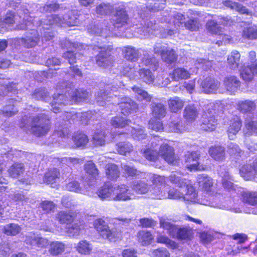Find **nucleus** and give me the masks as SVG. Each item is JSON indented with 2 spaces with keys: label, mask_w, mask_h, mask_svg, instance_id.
Returning <instances> with one entry per match:
<instances>
[{
  "label": "nucleus",
  "mask_w": 257,
  "mask_h": 257,
  "mask_svg": "<svg viewBox=\"0 0 257 257\" xmlns=\"http://www.w3.org/2000/svg\"><path fill=\"white\" fill-rule=\"evenodd\" d=\"M137 79H140L143 81L151 83L154 82L155 76L151 71L149 69L142 68L137 72Z\"/></svg>",
  "instance_id": "29"
},
{
  "label": "nucleus",
  "mask_w": 257,
  "mask_h": 257,
  "mask_svg": "<svg viewBox=\"0 0 257 257\" xmlns=\"http://www.w3.org/2000/svg\"><path fill=\"white\" fill-rule=\"evenodd\" d=\"M199 157L200 154L197 152H187L185 155V161L187 163V167L190 170H200L198 162Z\"/></svg>",
  "instance_id": "13"
},
{
  "label": "nucleus",
  "mask_w": 257,
  "mask_h": 257,
  "mask_svg": "<svg viewBox=\"0 0 257 257\" xmlns=\"http://www.w3.org/2000/svg\"><path fill=\"white\" fill-rule=\"evenodd\" d=\"M222 4L224 6L241 14H248V11L245 7L237 3L233 2L230 0H225L222 2Z\"/></svg>",
  "instance_id": "41"
},
{
  "label": "nucleus",
  "mask_w": 257,
  "mask_h": 257,
  "mask_svg": "<svg viewBox=\"0 0 257 257\" xmlns=\"http://www.w3.org/2000/svg\"><path fill=\"white\" fill-rule=\"evenodd\" d=\"M199 114V110L194 104H189L185 107L183 116L187 122H192L197 119Z\"/></svg>",
  "instance_id": "20"
},
{
  "label": "nucleus",
  "mask_w": 257,
  "mask_h": 257,
  "mask_svg": "<svg viewBox=\"0 0 257 257\" xmlns=\"http://www.w3.org/2000/svg\"><path fill=\"white\" fill-rule=\"evenodd\" d=\"M60 172L56 168L51 169L45 174L44 182L47 184H53L57 182L60 177Z\"/></svg>",
  "instance_id": "33"
},
{
  "label": "nucleus",
  "mask_w": 257,
  "mask_h": 257,
  "mask_svg": "<svg viewBox=\"0 0 257 257\" xmlns=\"http://www.w3.org/2000/svg\"><path fill=\"white\" fill-rule=\"evenodd\" d=\"M118 153L122 155H125L133 150V146L128 142H120L116 145Z\"/></svg>",
  "instance_id": "56"
},
{
  "label": "nucleus",
  "mask_w": 257,
  "mask_h": 257,
  "mask_svg": "<svg viewBox=\"0 0 257 257\" xmlns=\"http://www.w3.org/2000/svg\"><path fill=\"white\" fill-rule=\"evenodd\" d=\"M40 37L38 32L34 29L27 33L25 38L22 39L24 45L27 48L34 47L38 44Z\"/></svg>",
  "instance_id": "16"
},
{
  "label": "nucleus",
  "mask_w": 257,
  "mask_h": 257,
  "mask_svg": "<svg viewBox=\"0 0 257 257\" xmlns=\"http://www.w3.org/2000/svg\"><path fill=\"white\" fill-rule=\"evenodd\" d=\"M212 64L213 62L212 61L202 58L196 59L195 63V65L197 68H201L205 70L210 69L212 66Z\"/></svg>",
  "instance_id": "61"
},
{
  "label": "nucleus",
  "mask_w": 257,
  "mask_h": 257,
  "mask_svg": "<svg viewBox=\"0 0 257 257\" xmlns=\"http://www.w3.org/2000/svg\"><path fill=\"white\" fill-rule=\"evenodd\" d=\"M121 112L125 115L136 112L138 109V105L135 101L128 97H123L119 103Z\"/></svg>",
  "instance_id": "9"
},
{
  "label": "nucleus",
  "mask_w": 257,
  "mask_h": 257,
  "mask_svg": "<svg viewBox=\"0 0 257 257\" xmlns=\"http://www.w3.org/2000/svg\"><path fill=\"white\" fill-rule=\"evenodd\" d=\"M94 226L103 238H107L111 241H115L121 237V232L119 230L116 228L110 229L107 223L101 219L95 220Z\"/></svg>",
  "instance_id": "5"
},
{
  "label": "nucleus",
  "mask_w": 257,
  "mask_h": 257,
  "mask_svg": "<svg viewBox=\"0 0 257 257\" xmlns=\"http://www.w3.org/2000/svg\"><path fill=\"white\" fill-rule=\"evenodd\" d=\"M128 20V15L123 9H116L115 14L112 18V22L115 27L119 28L124 26L127 24Z\"/></svg>",
  "instance_id": "10"
},
{
  "label": "nucleus",
  "mask_w": 257,
  "mask_h": 257,
  "mask_svg": "<svg viewBox=\"0 0 257 257\" xmlns=\"http://www.w3.org/2000/svg\"><path fill=\"white\" fill-rule=\"evenodd\" d=\"M142 66L149 67L154 71H156L158 67V62L157 60L153 56L149 55H144L142 59Z\"/></svg>",
  "instance_id": "38"
},
{
  "label": "nucleus",
  "mask_w": 257,
  "mask_h": 257,
  "mask_svg": "<svg viewBox=\"0 0 257 257\" xmlns=\"http://www.w3.org/2000/svg\"><path fill=\"white\" fill-rule=\"evenodd\" d=\"M131 121L119 116H115L111 119V124L115 127H123Z\"/></svg>",
  "instance_id": "59"
},
{
  "label": "nucleus",
  "mask_w": 257,
  "mask_h": 257,
  "mask_svg": "<svg viewBox=\"0 0 257 257\" xmlns=\"http://www.w3.org/2000/svg\"><path fill=\"white\" fill-rule=\"evenodd\" d=\"M98 49H101V51L96 57V61L97 65L104 68L110 66L112 63V60L109 52L106 50L105 47H100Z\"/></svg>",
  "instance_id": "14"
},
{
  "label": "nucleus",
  "mask_w": 257,
  "mask_h": 257,
  "mask_svg": "<svg viewBox=\"0 0 257 257\" xmlns=\"http://www.w3.org/2000/svg\"><path fill=\"white\" fill-rule=\"evenodd\" d=\"M243 201L251 205L257 203V192L245 191L242 194Z\"/></svg>",
  "instance_id": "54"
},
{
  "label": "nucleus",
  "mask_w": 257,
  "mask_h": 257,
  "mask_svg": "<svg viewBox=\"0 0 257 257\" xmlns=\"http://www.w3.org/2000/svg\"><path fill=\"white\" fill-rule=\"evenodd\" d=\"M223 84L226 90L230 94H233L238 90L240 82L235 76H230L224 78Z\"/></svg>",
  "instance_id": "19"
},
{
  "label": "nucleus",
  "mask_w": 257,
  "mask_h": 257,
  "mask_svg": "<svg viewBox=\"0 0 257 257\" xmlns=\"http://www.w3.org/2000/svg\"><path fill=\"white\" fill-rule=\"evenodd\" d=\"M24 171V167L21 163H15L8 170L10 176L14 178L18 177Z\"/></svg>",
  "instance_id": "50"
},
{
  "label": "nucleus",
  "mask_w": 257,
  "mask_h": 257,
  "mask_svg": "<svg viewBox=\"0 0 257 257\" xmlns=\"http://www.w3.org/2000/svg\"><path fill=\"white\" fill-rule=\"evenodd\" d=\"M21 231V227L17 224L9 223L3 228V232L7 235H16Z\"/></svg>",
  "instance_id": "43"
},
{
  "label": "nucleus",
  "mask_w": 257,
  "mask_h": 257,
  "mask_svg": "<svg viewBox=\"0 0 257 257\" xmlns=\"http://www.w3.org/2000/svg\"><path fill=\"white\" fill-rule=\"evenodd\" d=\"M170 181L176 184L179 188H183L188 184L186 180L176 176L175 174H171L169 177Z\"/></svg>",
  "instance_id": "60"
},
{
  "label": "nucleus",
  "mask_w": 257,
  "mask_h": 257,
  "mask_svg": "<svg viewBox=\"0 0 257 257\" xmlns=\"http://www.w3.org/2000/svg\"><path fill=\"white\" fill-rule=\"evenodd\" d=\"M114 8L109 4L102 3L96 7V13L100 15H107L112 13Z\"/></svg>",
  "instance_id": "49"
},
{
  "label": "nucleus",
  "mask_w": 257,
  "mask_h": 257,
  "mask_svg": "<svg viewBox=\"0 0 257 257\" xmlns=\"http://www.w3.org/2000/svg\"><path fill=\"white\" fill-rule=\"evenodd\" d=\"M75 248L78 253L83 255H88L92 252L93 245L89 241L82 240L77 244Z\"/></svg>",
  "instance_id": "28"
},
{
  "label": "nucleus",
  "mask_w": 257,
  "mask_h": 257,
  "mask_svg": "<svg viewBox=\"0 0 257 257\" xmlns=\"http://www.w3.org/2000/svg\"><path fill=\"white\" fill-rule=\"evenodd\" d=\"M138 238L139 242L143 245L150 244L153 239V237L150 232L144 230L138 232Z\"/></svg>",
  "instance_id": "45"
},
{
  "label": "nucleus",
  "mask_w": 257,
  "mask_h": 257,
  "mask_svg": "<svg viewBox=\"0 0 257 257\" xmlns=\"http://www.w3.org/2000/svg\"><path fill=\"white\" fill-rule=\"evenodd\" d=\"M153 182L152 189L150 192L153 196V197L158 199L167 198L166 192V185L165 184V178L164 176L157 175H153L151 177Z\"/></svg>",
  "instance_id": "6"
},
{
  "label": "nucleus",
  "mask_w": 257,
  "mask_h": 257,
  "mask_svg": "<svg viewBox=\"0 0 257 257\" xmlns=\"http://www.w3.org/2000/svg\"><path fill=\"white\" fill-rule=\"evenodd\" d=\"M49 252L52 255H58L63 252L65 249V245L64 243L54 241L50 243Z\"/></svg>",
  "instance_id": "30"
},
{
  "label": "nucleus",
  "mask_w": 257,
  "mask_h": 257,
  "mask_svg": "<svg viewBox=\"0 0 257 257\" xmlns=\"http://www.w3.org/2000/svg\"><path fill=\"white\" fill-rule=\"evenodd\" d=\"M57 220L60 223L68 224L73 220L74 217L70 212L60 211L56 216Z\"/></svg>",
  "instance_id": "48"
},
{
  "label": "nucleus",
  "mask_w": 257,
  "mask_h": 257,
  "mask_svg": "<svg viewBox=\"0 0 257 257\" xmlns=\"http://www.w3.org/2000/svg\"><path fill=\"white\" fill-rule=\"evenodd\" d=\"M132 188L140 194H145L149 191L147 184L141 181L134 182Z\"/></svg>",
  "instance_id": "57"
},
{
  "label": "nucleus",
  "mask_w": 257,
  "mask_h": 257,
  "mask_svg": "<svg viewBox=\"0 0 257 257\" xmlns=\"http://www.w3.org/2000/svg\"><path fill=\"white\" fill-rule=\"evenodd\" d=\"M25 241L33 248H45L49 244L47 239L34 233H29L26 236Z\"/></svg>",
  "instance_id": "8"
},
{
  "label": "nucleus",
  "mask_w": 257,
  "mask_h": 257,
  "mask_svg": "<svg viewBox=\"0 0 257 257\" xmlns=\"http://www.w3.org/2000/svg\"><path fill=\"white\" fill-rule=\"evenodd\" d=\"M86 172L92 177L95 178L98 175V170L95 164L91 161L87 162L84 166Z\"/></svg>",
  "instance_id": "63"
},
{
  "label": "nucleus",
  "mask_w": 257,
  "mask_h": 257,
  "mask_svg": "<svg viewBox=\"0 0 257 257\" xmlns=\"http://www.w3.org/2000/svg\"><path fill=\"white\" fill-rule=\"evenodd\" d=\"M115 190L113 201H127L132 199L133 194L126 185H115Z\"/></svg>",
  "instance_id": "7"
},
{
  "label": "nucleus",
  "mask_w": 257,
  "mask_h": 257,
  "mask_svg": "<svg viewBox=\"0 0 257 257\" xmlns=\"http://www.w3.org/2000/svg\"><path fill=\"white\" fill-rule=\"evenodd\" d=\"M33 99L37 100H43L47 101L50 99L47 91L44 88L36 89L32 94Z\"/></svg>",
  "instance_id": "46"
},
{
  "label": "nucleus",
  "mask_w": 257,
  "mask_h": 257,
  "mask_svg": "<svg viewBox=\"0 0 257 257\" xmlns=\"http://www.w3.org/2000/svg\"><path fill=\"white\" fill-rule=\"evenodd\" d=\"M184 188H179V189L172 188L167 194V198L171 199H183L184 197Z\"/></svg>",
  "instance_id": "52"
},
{
  "label": "nucleus",
  "mask_w": 257,
  "mask_h": 257,
  "mask_svg": "<svg viewBox=\"0 0 257 257\" xmlns=\"http://www.w3.org/2000/svg\"><path fill=\"white\" fill-rule=\"evenodd\" d=\"M86 112H79L77 113L75 111H72L69 112H66V118L67 121H69L70 123H75L78 121H82V118L86 117Z\"/></svg>",
  "instance_id": "44"
},
{
  "label": "nucleus",
  "mask_w": 257,
  "mask_h": 257,
  "mask_svg": "<svg viewBox=\"0 0 257 257\" xmlns=\"http://www.w3.org/2000/svg\"><path fill=\"white\" fill-rule=\"evenodd\" d=\"M191 74L189 71L184 68H177L175 69L170 76L174 81H179L182 79H187L190 77Z\"/></svg>",
  "instance_id": "25"
},
{
  "label": "nucleus",
  "mask_w": 257,
  "mask_h": 257,
  "mask_svg": "<svg viewBox=\"0 0 257 257\" xmlns=\"http://www.w3.org/2000/svg\"><path fill=\"white\" fill-rule=\"evenodd\" d=\"M216 120L213 116L210 115L208 118H204L201 124V129L208 132L214 131L216 128Z\"/></svg>",
  "instance_id": "36"
},
{
  "label": "nucleus",
  "mask_w": 257,
  "mask_h": 257,
  "mask_svg": "<svg viewBox=\"0 0 257 257\" xmlns=\"http://www.w3.org/2000/svg\"><path fill=\"white\" fill-rule=\"evenodd\" d=\"M166 113L164 105L160 103H154L152 105L153 115L158 119L164 117Z\"/></svg>",
  "instance_id": "42"
},
{
  "label": "nucleus",
  "mask_w": 257,
  "mask_h": 257,
  "mask_svg": "<svg viewBox=\"0 0 257 257\" xmlns=\"http://www.w3.org/2000/svg\"><path fill=\"white\" fill-rule=\"evenodd\" d=\"M242 36L243 38L248 40H256L257 26H251L244 28L242 32Z\"/></svg>",
  "instance_id": "39"
},
{
  "label": "nucleus",
  "mask_w": 257,
  "mask_h": 257,
  "mask_svg": "<svg viewBox=\"0 0 257 257\" xmlns=\"http://www.w3.org/2000/svg\"><path fill=\"white\" fill-rule=\"evenodd\" d=\"M240 58V54L237 51H232L227 56V62L231 69H235L238 67Z\"/></svg>",
  "instance_id": "31"
},
{
  "label": "nucleus",
  "mask_w": 257,
  "mask_h": 257,
  "mask_svg": "<svg viewBox=\"0 0 257 257\" xmlns=\"http://www.w3.org/2000/svg\"><path fill=\"white\" fill-rule=\"evenodd\" d=\"M133 91L136 93V96L140 100H146L150 101L152 97L148 92L139 87L135 86L132 88Z\"/></svg>",
  "instance_id": "53"
},
{
  "label": "nucleus",
  "mask_w": 257,
  "mask_h": 257,
  "mask_svg": "<svg viewBox=\"0 0 257 257\" xmlns=\"http://www.w3.org/2000/svg\"><path fill=\"white\" fill-rule=\"evenodd\" d=\"M115 185L110 183L105 184L97 191V195L102 199L113 200Z\"/></svg>",
  "instance_id": "15"
},
{
  "label": "nucleus",
  "mask_w": 257,
  "mask_h": 257,
  "mask_svg": "<svg viewBox=\"0 0 257 257\" xmlns=\"http://www.w3.org/2000/svg\"><path fill=\"white\" fill-rule=\"evenodd\" d=\"M81 232V227L80 223H75L69 226L67 230V232L69 236H77Z\"/></svg>",
  "instance_id": "64"
},
{
  "label": "nucleus",
  "mask_w": 257,
  "mask_h": 257,
  "mask_svg": "<svg viewBox=\"0 0 257 257\" xmlns=\"http://www.w3.org/2000/svg\"><path fill=\"white\" fill-rule=\"evenodd\" d=\"M131 134L135 140H142L145 139L146 137V134L145 133L144 127L142 126H137L132 127Z\"/></svg>",
  "instance_id": "55"
},
{
  "label": "nucleus",
  "mask_w": 257,
  "mask_h": 257,
  "mask_svg": "<svg viewBox=\"0 0 257 257\" xmlns=\"http://www.w3.org/2000/svg\"><path fill=\"white\" fill-rule=\"evenodd\" d=\"M18 13L20 17H22L24 13V17L23 19L25 20L24 22L25 23V24H21L17 26L16 29L18 30L29 28L31 24H32L31 21H33L34 26L36 27L42 26L43 29L47 30H48L51 26L54 25H61L64 23L68 26H77L80 24L78 16H77V12L75 10L69 11L63 18L59 15H53L47 16V18L44 21H38L35 19H32L31 17L28 18L27 15L28 13L27 10L19 9Z\"/></svg>",
  "instance_id": "1"
},
{
  "label": "nucleus",
  "mask_w": 257,
  "mask_h": 257,
  "mask_svg": "<svg viewBox=\"0 0 257 257\" xmlns=\"http://www.w3.org/2000/svg\"><path fill=\"white\" fill-rule=\"evenodd\" d=\"M57 96V98L54 97V101L51 104L52 110L55 113L59 112L65 104H68V100L66 99L67 98L66 94H59Z\"/></svg>",
  "instance_id": "24"
},
{
  "label": "nucleus",
  "mask_w": 257,
  "mask_h": 257,
  "mask_svg": "<svg viewBox=\"0 0 257 257\" xmlns=\"http://www.w3.org/2000/svg\"><path fill=\"white\" fill-rule=\"evenodd\" d=\"M242 126L241 120L237 116H235L230 120V123L227 129V134L230 140H233L240 131Z\"/></svg>",
  "instance_id": "17"
},
{
  "label": "nucleus",
  "mask_w": 257,
  "mask_h": 257,
  "mask_svg": "<svg viewBox=\"0 0 257 257\" xmlns=\"http://www.w3.org/2000/svg\"><path fill=\"white\" fill-rule=\"evenodd\" d=\"M162 60L168 63L172 64L177 59V55L172 49L167 48L165 52L162 53Z\"/></svg>",
  "instance_id": "47"
},
{
  "label": "nucleus",
  "mask_w": 257,
  "mask_h": 257,
  "mask_svg": "<svg viewBox=\"0 0 257 257\" xmlns=\"http://www.w3.org/2000/svg\"><path fill=\"white\" fill-rule=\"evenodd\" d=\"M113 88V89H110V87L107 85L106 88L105 92H102V90H101L100 92L97 93L96 99L98 105L103 106L105 104V100L107 101H109L108 99H109L111 96H107V95L111 93V91H115L117 89L115 87H114Z\"/></svg>",
  "instance_id": "32"
},
{
  "label": "nucleus",
  "mask_w": 257,
  "mask_h": 257,
  "mask_svg": "<svg viewBox=\"0 0 257 257\" xmlns=\"http://www.w3.org/2000/svg\"><path fill=\"white\" fill-rule=\"evenodd\" d=\"M123 51L124 53V57L127 60L133 62L137 61L140 55L138 50L130 46L124 47Z\"/></svg>",
  "instance_id": "34"
},
{
  "label": "nucleus",
  "mask_w": 257,
  "mask_h": 257,
  "mask_svg": "<svg viewBox=\"0 0 257 257\" xmlns=\"http://www.w3.org/2000/svg\"><path fill=\"white\" fill-rule=\"evenodd\" d=\"M107 177L111 180H115L119 176V171L116 165L113 164H107L105 167Z\"/></svg>",
  "instance_id": "35"
},
{
  "label": "nucleus",
  "mask_w": 257,
  "mask_h": 257,
  "mask_svg": "<svg viewBox=\"0 0 257 257\" xmlns=\"http://www.w3.org/2000/svg\"><path fill=\"white\" fill-rule=\"evenodd\" d=\"M220 85L218 81L211 78H206L201 84L202 91L207 94L215 93Z\"/></svg>",
  "instance_id": "11"
},
{
  "label": "nucleus",
  "mask_w": 257,
  "mask_h": 257,
  "mask_svg": "<svg viewBox=\"0 0 257 257\" xmlns=\"http://www.w3.org/2000/svg\"><path fill=\"white\" fill-rule=\"evenodd\" d=\"M184 27L190 31H197L201 27V24L197 19L190 18L184 23Z\"/></svg>",
  "instance_id": "51"
},
{
  "label": "nucleus",
  "mask_w": 257,
  "mask_h": 257,
  "mask_svg": "<svg viewBox=\"0 0 257 257\" xmlns=\"http://www.w3.org/2000/svg\"><path fill=\"white\" fill-rule=\"evenodd\" d=\"M168 104L170 110L176 113L182 109L184 105V101L180 97L175 96L168 100Z\"/></svg>",
  "instance_id": "26"
},
{
  "label": "nucleus",
  "mask_w": 257,
  "mask_h": 257,
  "mask_svg": "<svg viewBox=\"0 0 257 257\" xmlns=\"http://www.w3.org/2000/svg\"><path fill=\"white\" fill-rule=\"evenodd\" d=\"M207 30L213 34L218 35L222 32V28L213 20H209L206 24Z\"/></svg>",
  "instance_id": "58"
},
{
  "label": "nucleus",
  "mask_w": 257,
  "mask_h": 257,
  "mask_svg": "<svg viewBox=\"0 0 257 257\" xmlns=\"http://www.w3.org/2000/svg\"><path fill=\"white\" fill-rule=\"evenodd\" d=\"M183 200L187 202H198L197 193L194 188L188 184L185 187Z\"/></svg>",
  "instance_id": "22"
},
{
  "label": "nucleus",
  "mask_w": 257,
  "mask_h": 257,
  "mask_svg": "<svg viewBox=\"0 0 257 257\" xmlns=\"http://www.w3.org/2000/svg\"><path fill=\"white\" fill-rule=\"evenodd\" d=\"M209 154L216 161H222L225 159V149L221 146L211 147L209 150Z\"/></svg>",
  "instance_id": "27"
},
{
  "label": "nucleus",
  "mask_w": 257,
  "mask_h": 257,
  "mask_svg": "<svg viewBox=\"0 0 257 257\" xmlns=\"http://www.w3.org/2000/svg\"><path fill=\"white\" fill-rule=\"evenodd\" d=\"M198 181L200 186L206 191H209L213 185V179L208 176L204 174L200 175L198 177Z\"/></svg>",
  "instance_id": "40"
},
{
  "label": "nucleus",
  "mask_w": 257,
  "mask_h": 257,
  "mask_svg": "<svg viewBox=\"0 0 257 257\" xmlns=\"http://www.w3.org/2000/svg\"><path fill=\"white\" fill-rule=\"evenodd\" d=\"M141 151L144 157L150 161H155L160 155L169 164H175L177 162L173 148L167 144L161 145L159 152L151 148L142 150Z\"/></svg>",
  "instance_id": "2"
},
{
  "label": "nucleus",
  "mask_w": 257,
  "mask_h": 257,
  "mask_svg": "<svg viewBox=\"0 0 257 257\" xmlns=\"http://www.w3.org/2000/svg\"><path fill=\"white\" fill-rule=\"evenodd\" d=\"M161 227L168 230L169 234L173 237L179 239H190L192 235V230L188 228H179L162 217L160 219Z\"/></svg>",
  "instance_id": "3"
},
{
  "label": "nucleus",
  "mask_w": 257,
  "mask_h": 257,
  "mask_svg": "<svg viewBox=\"0 0 257 257\" xmlns=\"http://www.w3.org/2000/svg\"><path fill=\"white\" fill-rule=\"evenodd\" d=\"M68 95L70 101L73 102L81 101L87 99L89 96L88 92L82 89L76 90L75 91L71 90V92H68Z\"/></svg>",
  "instance_id": "23"
},
{
  "label": "nucleus",
  "mask_w": 257,
  "mask_h": 257,
  "mask_svg": "<svg viewBox=\"0 0 257 257\" xmlns=\"http://www.w3.org/2000/svg\"><path fill=\"white\" fill-rule=\"evenodd\" d=\"M50 128V119L46 114L41 113L32 118L31 131L36 136L46 135Z\"/></svg>",
  "instance_id": "4"
},
{
  "label": "nucleus",
  "mask_w": 257,
  "mask_h": 257,
  "mask_svg": "<svg viewBox=\"0 0 257 257\" xmlns=\"http://www.w3.org/2000/svg\"><path fill=\"white\" fill-rule=\"evenodd\" d=\"M245 127L243 130L244 135L249 136L254 134L257 135V121L246 119L245 121Z\"/></svg>",
  "instance_id": "37"
},
{
  "label": "nucleus",
  "mask_w": 257,
  "mask_h": 257,
  "mask_svg": "<svg viewBox=\"0 0 257 257\" xmlns=\"http://www.w3.org/2000/svg\"><path fill=\"white\" fill-rule=\"evenodd\" d=\"M240 74L245 81H250L253 79L254 75L257 76V59L252 62L250 66L243 68Z\"/></svg>",
  "instance_id": "18"
},
{
  "label": "nucleus",
  "mask_w": 257,
  "mask_h": 257,
  "mask_svg": "<svg viewBox=\"0 0 257 257\" xmlns=\"http://www.w3.org/2000/svg\"><path fill=\"white\" fill-rule=\"evenodd\" d=\"M169 131L176 133H181L183 128L180 120L177 119L172 121L169 123Z\"/></svg>",
  "instance_id": "62"
},
{
  "label": "nucleus",
  "mask_w": 257,
  "mask_h": 257,
  "mask_svg": "<svg viewBox=\"0 0 257 257\" xmlns=\"http://www.w3.org/2000/svg\"><path fill=\"white\" fill-rule=\"evenodd\" d=\"M239 173L240 176L246 180L253 178L257 175V161L253 162L252 165L247 164L241 167Z\"/></svg>",
  "instance_id": "12"
},
{
  "label": "nucleus",
  "mask_w": 257,
  "mask_h": 257,
  "mask_svg": "<svg viewBox=\"0 0 257 257\" xmlns=\"http://www.w3.org/2000/svg\"><path fill=\"white\" fill-rule=\"evenodd\" d=\"M236 106L237 109L243 113H252L256 108L255 102L248 99L238 101Z\"/></svg>",
  "instance_id": "21"
}]
</instances>
